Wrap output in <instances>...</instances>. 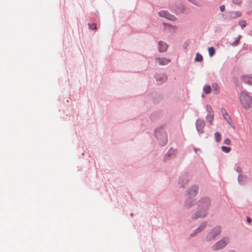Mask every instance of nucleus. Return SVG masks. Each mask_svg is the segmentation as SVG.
<instances>
[{"instance_id":"f257e3e1","label":"nucleus","mask_w":252,"mask_h":252,"mask_svg":"<svg viewBox=\"0 0 252 252\" xmlns=\"http://www.w3.org/2000/svg\"><path fill=\"white\" fill-rule=\"evenodd\" d=\"M210 204V200L208 198H204L200 200L198 203V210L193 215L192 218L196 219L205 217L207 214Z\"/></svg>"},{"instance_id":"f03ea898","label":"nucleus","mask_w":252,"mask_h":252,"mask_svg":"<svg viewBox=\"0 0 252 252\" xmlns=\"http://www.w3.org/2000/svg\"><path fill=\"white\" fill-rule=\"evenodd\" d=\"M240 100L243 107L245 108H249L252 104V97L245 91H243L241 93Z\"/></svg>"},{"instance_id":"7ed1b4c3","label":"nucleus","mask_w":252,"mask_h":252,"mask_svg":"<svg viewBox=\"0 0 252 252\" xmlns=\"http://www.w3.org/2000/svg\"><path fill=\"white\" fill-rule=\"evenodd\" d=\"M198 188L197 186H194L190 188L189 189L188 194V198L186 201V206L188 208H189L191 206L192 200L191 197L194 196L197 193Z\"/></svg>"},{"instance_id":"20e7f679","label":"nucleus","mask_w":252,"mask_h":252,"mask_svg":"<svg viewBox=\"0 0 252 252\" xmlns=\"http://www.w3.org/2000/svg\"><path fill=\"white\" fill-rule=\"evenodd\" d=\"M229 239L228 238H223L218 242H217L213 246V249L214 251H218L224 248L228 243Z\"/></svg>"},{"instance_id":"39448f33","label":"nucleus","mask_w":252,"mask_h":252,"mask_svg":"<svg viewBox=\"0 0 252 252\" xmlns=\"http://www.w3.org/2000/svg\"><path fill=\"white\" fill-rule=\"evenodd\" d=\"M155 135L157 138L161 141V144H165L167 141V133L161 129L160 130L156 131Z\"/></svg>"},{"instance_id":"423d86ee","label":"nucleus","mask_w":252,"mask_h":252,"mask_svg":"<svg viewBox=\"0 0 252 252\" xmlns=\"http://www.w3.org/2000/svg\"><path fill=\"white\" fill-rule=\"evenodd\" d=\"M221 232V228L219 226L215 227L211 232L209 233L207 236V240L211 241L215 238V237L219 235Z\"/></svg>"},{"instance_id":"0eeeda50","label":"nucleus","mask_w":252,"mask_h":252,"mask_svg":"<svg viewBox=\"0 0 252 252\" xmlns=\"http://www.w3.org/2000/svg\"><path fill=\"white\" fill-rule=\"evenodd\" d=\"M205 123L203 120L198 119L196 121V128L199 133H204Z\"/></svg>"},{"instance_id":"6e6552de","label":"nucleus","mask_w":252,"mask_h":252,"mask_svg":"<svg viewBox=\"0 0 252 252\" xmlns=\"http://www.w3.org/2000/svg\"><path fill=\"white\" fill-rule=\"evenodd\" d=\"M155 61L160 65H166L171 62L170 59L166 58H156Z\"/></svg>"},{"instance_id":"1a4fd4ad","label":"nucleus","mask_w":252,"mask_h":252,"mask_svg":"<svg viewBox=\"0 0 252 252\" xmlns=\"http://www.w3.org/2000/svg\"><path fill=\"white\" fill-rule=\"evenodd\" d=\"M158 15L159 16L162 17H164L165 18L172 20V15L169 14L167 11L162 10L158 12Z\"/></svg>"},{"instance_id":"9d476101","label":"nucleus","mask_w":252,"mask_h":252,"mask_svg":"<svg viewBox=\"0 0 252 252\" xmlns=\"http://www.w3.org/2000/svg\"><path fill=\"white\" fill-rule=\"evenodd\" d=\"M221 112L223 116L224 119L228 123H230L231 122V119L229 116V115L227 114L226 110L223 108H221Z\"/></svg>"},{"instance_id":"9b49d317","label":"nucleus","mask_w":252,"mask_h":252,"mask_svg":"<svg viewBox=\"0 0 252 252\" xmlns=\"http://www.w3.org/2000/svg\"><path fill=\"white\" fill-rule=\"evenodd\" d=\"M242 79L245 83L252 85V75H246L242 77Z\"/></svg>"},{"instance_id":"f8f14e48","label":"nucleus","mask_w":252,"mask_h":252,"mask_svg":"<svg viewBox=\"0 0 252 252\" xmlns=\"http://www.w3.org/2000/svg\"><path fill=\"white\" fill-rule=\"evenodd\" d=\"M167 77L165 74H160L157 75L156 76V80L159 83H162L166 80Z\"/></svg>"},{"instance_id":"ddd939ff","label":"nucleus","mask_w":252,"mask_h":252,"mask_svg":"<svg viewBox=\"0 0 252 252\" xmlns=\"http://www.w3.org/2000/svg\"><path fill=\"white\" fill-rule=\"evenodd\" d=\"M158 46H159V51L160 52H163L166 51V50H167V47H168L166 43H165L162 41H159L158 42Z\"/></svg>"},{"instance_id":"4468645a","label":"nucleus","mask_w":252,"mask_h":252,"mask_svg":"<svg viewBox=\"0 0 252 252\" xmlns=\"http://www.w3.org/2000/svg\"><path fill=\"white\" fill-rule=\"evenodd\" d=\"M242 15L240 11L231 12L229 14V17L231 19H236L241 17Z\"/></svg>"},{"instance_id":"2eb2a0df","label":"nucleus","mask_w":252,"mask_h":252,"mask_svg":"<svg viewBox=\"0 0 252 252\" xmlns=\"http://www.w3.org/2000/svg\"><path fill=\"white\" fill-rule=\"evenodd\" d=\"M173 155V151L172 149L169 150L165 155V160L171 159Z\"/></svg>"},{"instance_id":"dca6fc26","label":"nucleus","mask_w":252,"mask_h":252,"mask_svg":"<svg viewBox=\"0 0 252 252\" xmlns=\"http://www.w3.org/2000/svg\"><path fill=\"white\" fill-rule=\"evenodd\" d=\"M173 155V151L172 149L169 150L165 155V160L171 159Z\"/></svg>"},{"instance_id":"f3484780","label":"nucleus","mask_w":252,"mask_h":252,"mask_svg":"<svg viewBox=\"0 0 252 252\" xmlns=\"http://www.w3.org/2000/svg\"><path fill=\"white\" fill-rule=\"evenodd\" d=\"M214 114H208L206 117V120L208 122H209L211 125L212 124V122L214 119Z\"/></svg>"},{"instance_id":"a211bd4d","label":"nucleus","mask_w":252,"mask_h":252,"mask_svg":"<svg viewBox=\"0 0 252 252\" xmlns=\"http://www.w3.org/2000/svg\"><path fill=\"white\" fill-rule=\"evenodd\" d=\"M203 91L206 94H209L211 92V87L209 85H205L203 88Z\"/></svg>"},{"instance_id":"6ab92c4d","label":"nucleus","mask_w":252,"mask_h":252,"mask_svg":"<svg viewBox=\"0 0 252 252\" xmlns=\"http://www.w3.org/2000/svg\"><path fill=\"white\" fill-rule=\"evenodd\" d=\"M206 226V224L205 223H203L202 224L200 225V226L197 228L195 231V232L197 233L200 232H201L202 230H203Z\"/></svg>"},{"instance_id":"aec40b11","label":"nucleus","mask_w":252,"mask_h":252,"mask_svg":"<svg viewBox=\"0 0 252 252\" xmlns=\"http://www.w3.org/2000/svg\"><path fill=\"white\" fill-rule=\"evenodd\" d=\"M212 87H213V92L215 94H218L219 92V89H220L218 85L217 84H214L213 85Z\"/></svg>"},{"instance_id":"412c9836","label":"nucleus","mask_w":252,"mask_h":252,"mask_svg":"<svg viewBox=\"0 0 252 252\" xmlns=\"http://www.w3.org/2000/svg\"><path fill=\"white\" fill-rule=\"evenodd\" d=\"M203 60V57L199 53H197L195 58L196 62H201Z\"/></svg>"},{"instance_id":"4be33fe9","label":"nucleus","mask_w":252,"mask_h":252,"mask_svg":"<svg viewBox=\"0 0 252 252\" xmlns=\"http://www.w3.org/2000/svg\"><path fill=\"white\" fill-rule=\"evenodd\" d=\"M208 52L209 55L211 57L213 56L215 53V48L213 47H209L208 48Z\"/></svg>"},{"instance_id":"5701e85b","label":"nucleus","mask_w":252,"mask_h":252,"mask_svg":"<svg viewBox=\"0 0 252 252\" xmlns=\"http://www.w3.org/2000/svg\"><path fill=\"white\" fill-rule=\"evenodd\" d=\"M206 110L208 112V114H214V111H213V108L212 107L209 105H207L206 106Z\"/></svg>"},{"instance_id":"b1692460","label":"nucleus","mask_w":252,"mask_h":252,"mask_svg":"<svg viewBox=\"0 0 252 252\" xmlns=\"http://www.w3.org/2000/svg\"><path fill=\"white\" fill-rule=\"evenodd\" d=\"M214 136H215V138L216 141L217 142H220V141L221 136H220V133L219 132H216L215 133Z\"/></svg>"},{"instance_id":"393cba45","label":"nucleus","mask_w":252,"mask_h":252,"mask_svg":"<svg viewBox=\"0 0 252 252\" xmlns=\"http://www.w3.org/2000/svg\"><path fill=\"white\" fill-rule=\"evenodd\" d=\"M221 149L223 152H224L226 153H229L231 150V148L230 147H226V146H222Z\"/></svg>"},{"instance_id":"a878e982","label":"nucleus","mask_w":252,"mask_h":252,"mask_svg":"<svg viewBox=\"0 0 252 252\" xmlns=\"http://www.w3.org/2000/svg\"><path fill=\"white\" fill-rule=\"evenodd\" d=\"M239 25L242 28L245 27L247 25L246 21L243 20H240L239 22Z\"/></svg>"},{"instance_id":"bb28decb","label":"nucleus","mask_w":252,"mask_h":252,"mask_svg":"<svg viewBox=\"0 0 252 252\" xmlns=\"http://www.w3.org/2000/svg\"><path fill=\"white\" fill-rule=\"evenodd\" d=\"M240 38H241V36H239V37L237 38V39H236L235 40V41L231 44V45L233 46H237L239 43V40H240Z\"/></svg>"},{"instance_id":"cd10ccee","label":"nucleus","mask_w":252,"mask_h":252,"mask_svg":"<svg viewBox=\"0 0 252 252\" xmlns=\"http://www.w3.org/2000/svg\"><path fill=\"white\" fill-rule=\"evenodd\" d=\"M89 27L90 29H92V30H96V24H95V23H93V24H88Z\"/></svg>"},{"instance_id":"c85d7f7f","label":"nucleus","mask_w":252,"mask_h":252,"mask_svg":"<svg viewBox=\"0 0 252 252\" xmlns=\"http://www.w3.org/2000/svg\"><path fill=\"white\" fill-rule=\"evenodd\" d=\"M232 2L235 4H236L238 5H240L242 3V0H233Z\"/></svg>"},{"instance_id":"c756f323","label":"nucleus","mask_w":252,"mask_h":252,"mask_svg":"<svg viewBox=\"0 0 252 252\" xmlns=\"http://www.w3.org/2000/svg\"><path fill=\"white\" fill-rule=\"evenodd\" d=\"M224 143L226 145H230L231 144V141L229 138H226L224 140Z\"/></svg>"},{"instance_id":"7c9ffc66","label":"nucleus","mask_w":252,"mask_h":252,"mask_svg":"<svg viewBox=\"0 0 252 252\" xmlns=\"http://www.w3.org/2000/svg\"><path fill=\"white\" fill-rule=\"evenodd\" d=\"M188 0L196 5H198L197 2L195 0Z\"/></svg>"},{"instance_id":"2f4dec72","label":"nucleus","mask_w":252,"mask_h":252,"mask_svg":"<svg viewBox=\"0 0 252 252\" xmlns=\"http://www.w3.org/2000/svg\"><path fill=\"white\" fill-rule=\"evenodd\" d=\"M220 9L221 11H223L225 10V6L224 5L220 6Z\"/></svg>"},{"instance_id":"473e14b6","label":"nucleus","mask_w":252,"mask_h":252,"mask_svg":"<svg viewBox=\"0 0 252 252\" xmlns=\"http://www.w3.org/2000/svg\"><path fill=\"white\" fill-rule=\"evenodd\" d=\"M244 178V177L243 176H239L238 180H239V182H240L241 180Z\"/></svg>"},{"instance_id":"72a5a7b5","label":"nucleus","mask_w":252,"mask_h":252,"mask_svg":"<svg viewBox=\"0 0 252 252\" xmlns=\"http://www.w3.org/2000/svg\"><path fill=\"white\" fill-rule=\"evenodd\" d=\"M247 221L248 223H250L252 221V219L248 217L247 219Z\"/></svg>"},{"instance_id":"f704fd0d","label":"nucleus","mask_w":252,"mask_h":252,"mask_svg":"<svg viewBox=\"0 0 252 252\" xmlns=\"http://www.w3.org/2000/svg\"><path fill=\"white\" fill-rule=\"evenodd\" d=\"M194 150H195L196 153H197V151H200L199 149H197L196 148H194Z\"/></svg>"}]
</instances>
